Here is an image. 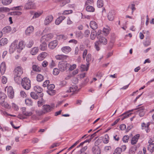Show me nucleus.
<instances>
[{"mask_svg": "<svg viewBox=\"0 0 154 154\" xmlns=\"http://www.w3.org/2000/svg\"><path fill=\"white\" fill-rule=\"evenodd\" d=\"M23 87L26 90H29L31 87V82L29 78L26 77L23 79L21 81Z\"/></svg>", "mask_w": 154, "mask_h": 154, "instance_id": "obj_1", "label": "nucleus"}, {"mask_svg": "<svg viewBox=\"0 0 154 154\" xmlns=\"http://www.w3.org/2000/svg\"><path fill=\"white\" fill-rule=\"evenodd\" d=\"M70 64L67 63L66 61H60L58 64V67L61 72H63L66 70L67 67H69Z\"/></svg>", "mask_w": 154, "mask_h": 154, "instance_id": "obj_2", "label": "nucleus"}, {"mask_svg": "<svg viewBox=\"0 0 154 154\" xmlns=\"http://www.w3.org/2000/svg\"><path fill=\"white\" fill-rule=\"evenodd\" d=\"M5 92L7 91L8 96L11 98H13L14 97V91L13 88L11 86L7 87L5 89Z\"/></svg>", "mask_w": 154, "mask_h": 154, "instance_id": "obj_3", "label": "nucleus"}, {"mask_svg": "<svg viewBox=\"0 0 154 154\" xmlns=\"http://www.w3.org/2000/svg\"><path fill=\"white\" fill-rule=\"evenodd\" d=\"M35 8V5L34 2V0H29L24 6V8L26 9H33Z\"/></svg>", "mask_w": 154, "mask_h": 154, "instance_id": "obj_4", "label": "nucleus"}, {"mask_svg": "<svg viewBox=\"0 0 154 154\" xmlns=\"http://www.w3.org/2000/svg\"><path fill=\"white\" fill-rule=\"evenodd\" d=\"M54 107V106H50L48 105H45L42 106V109L45 114L50 112L52 110Z\"/></svg>", "mask_w": 154, "mask_h": 154, "instance_id": "obj_5", "label": "nucleus"}, {"mask_svg": "<svg viewBox=\"0 0 154 154\" xmlns=\"http://www.w3.org/2000/svg\"><path fill=\"white\" fill-rule=\"evenodd\" d=\"M53 37V35L52 33H49L42 37L41 38V42L47 41L52 38Z\"/></svg>", "mask_w": 154, "mask_h": 154, "instance_id": "obj_6", "label": "nucleus"}, {"mask_svg": "<svg viewBox=\"0 0 154 154\" xmlns=\"http://www.w3.org/2000/svg\"><path fill=\"white\" fill-rule=\"evenodd\" d=\"M17 41L15 40L11 45L10 47L9 51L11 53H13L17 48Z\"/></svg>", "mask_w": 154, "mask_h": 154, "instance_id": "obj_7", "label": "nucleus"}, {"mask_svg": "<svg viewBox=\"0 0 154 154\" xmlns=\"http://www.w3.org/2000/svg\"><path fill=\"white\" fill-rule=\"evenodd\" d=\"M33 89L39 95V97H43V93L42 92L43 89L40 87L38 86H36L34 87Z\"/></svg>", "mask_w": 154, "mask_h": 154, "instance_id": "obj_8", "label": "nucleus"}, {"mask_svg": "<svg viewBox=\"0 0 154 154\" xmlns=\"http://www.w3.org/2000/svg\"><path fill=\"white\" fill-rule=\"evenodd\" d=\"M23 73L22 69L20 66L16 68L14 70V74L15 75L21 76Z\"/></svg>", "mask_w": 154, "mask_h": 154, "instance_id": "obj_9", "label": "nucleus"}, {"mask_svg": "<svg viewBox=\"0 0 154 154\" xmlns=\"http://www.w3.org/2000/svg\"><path fill=\"white\" fill-rule=\"evenodd\" d=\"M148 143L149 144L148 146L147 149L150 153H152L154 151V143L151 140H149Z\"/></svg>", "mask_w": 154, "mask_h": 154, "instance_id": "obj_10", "label": "nucleus"}, {"mask_svg": "<svg viewBox=\"0 0 154 154\" xmlns=\"http://www.w3.org/2000/svg\"><path fill=\"white\" fill-rule=\"evenodd\" d=\"M34 28L32 26H30L28 27L25 31V34L27 36H29L32 34L34 31Z\"/></svg>", "mask_w": 154, "mask_h": 154, "instance_id": "obj_11", "label": "nucleus"}, {"mask_svg": "<svg viewBox=\"0 0 154 154\" xmlns=\"http://www.w3.org/2000/svg\"><path fill=\"white\" fill-rule=\"evenodd\" d=\"M78 87L76 86L72 85L71 87L69 88V90L67 91V92H72L73 93L72 95H73L74 94H76L78 91V90L77 89Z\"/></svg>", "mask_w": 154, "mask_h": 154, "instance_id": "obj_12", "label": "nucleus"}, {"mask_svg": "<svg viewBox=\"0 0 154 154\" xmlns=\"http://www.w3.org/2000/svg\"><path fill=\"white\" fill-rule=\"evenodd\" d=\"M53 19V17L52 15H49L47 16L45 20V24L46 25H48L52 22Z\"/></svg>", "mask_w": 154, "mask_h": 154, "instance_id": "obj_13", "label": "nucleus"}, {"mask_svg": "<svg viewBox=\"0 0 154 154\" xmlns=\"http://www.w3.org/2000/svg\"><path fill=\"white\" fill-rule=\"evenodd\" d=\"M97 38L98 39V41H97L99 43H100V44L104 45H106L107 44V40L105 38L102 36L100 37L98 36Z\"/></svg>", "mask_w": 154, "mask_h": 154, "instance_id": "obj_14", "label": "nucleus"}, {"mask_svg": "<svg viewBox=\"0 0 154 154\" xmlns=\"http://www.w3.org/2000/svg\"><path fill=\"white\" fill-rule=\"evenodd\" d=\"M48 55V54L46 52H42L39 54L37 57L38 60L39 61H42Z\"/></svg>", "mask_w": 154, "mask_h": 154, "instance_id": "obj_15", "label": "nucleus"}, {"mask_svg": "<svg viewBox=\"0 0 154 154\" xmlns=\"http://www.w3.org/2000/svg\"><path fill=\"white\" fill-rule=\"evenodd\" d=\"M6 69V64L4 62H2L0 66V71L2 75L4 74Z\"/></svg>", "mask_w": 154, "mask_h": 154, "instance_id": "obj_16", "label": "nucleus"}, {"mask_svg": "<svg viewBox=\"0 0 154 154\" xmlns=\"http://www.w3.org/2000/svg\"><path fill=\"white\" fill-rule=\"evenodd\" d=\"M57 45V40H54L51 42L48 45V46L51 49H54Z\"/></svg>", "mask_w": 154, "mask_h": 154, "instance_id": "obj_17", "label": "nucleus"}, {"mask_svg": "<svg viewBox=\"0 0 154 154\" xmlns=\"http://www.w3.org/2000/svg\"><path fill=\"white\" fill-rule=\"evenodd\" d=\"M71 48L68 46L63 47L61 48L62 51L66 54L68 53L71 51Z\"/></svg>", "mask_w": 154, "mask_h": 154, "instance_id": "obj_18", "label": "nucleus"}, {"mask_svg": "<svg viewBox=\"0 0 154 154\" xmlns=\"http://www.w3.org/2000/svg\"><path fill=\"white\" fill-rule=\"evenodd\" d=\"M92 151L94 154H100V149L98 146H95L92 148Z\"/></svg>", "mask_w": 154, "mask_h": 154, "instance_id": "obj_19", "label": "nucleus"}, {"mask_svg": "<svg viewBox=\"0 0 154 154\" xmlns=\"http://www.w3.org/2000/svg\"><path fill=\"white\" fill-rule=\"evenodd\" d=\"M140 137L139 134H137L135 135L132 138L131 140V143L132 144H135L137 141V140Z\"/></svg>", "mask_w": 154, "mask_h": 154, "instance_id": "obj_20", "label": "nucleus"}, {"mask_svg": "<svg viewBox=\"0 0 154 154\" xmlns=\"http://www.w3.org/2000/svg\"><path fill=\"white\" fill-rule=\"evenodd\" d=\"M68 56L64 55H57L55 56L56 59L59 60H64L67 59Z\"/></svg>", "mask_w": 154, "mask_h": 154, "instance_id": "obj_21", "label": "nucleus"}, {"mask_svg": "<svg viewBox=\"0 0 154 154\" xmlns=\"http://www.w3.org/2000/svg\"><path fill=\"white\" fill-rule=\"evenodd\" d=\"M65 18V17L63 16H60L56 20L55 24L57 25H59Z\"/></svg>", "mask_w": 154, "mask_h": 154, "instance_id": "obj_22", "label": "nucleus"}, {"mask_svg": "<svg viewBox=\"0 0 154 154\" xmlns=\"http://www.w3.org/2000/svg\"><path fill=\"white\" fill-rule=\"evenodd\" d=\"M114 11H111L108 14V18L109 20L112 21L114 19Z\"/></svg>", "mask_w": 154, "mask_h": 154, "instance_id": "obj_23", "label": "nucleus"}, {"mask_svg": "<svg viewBox=\"0 0 154 154\" xmlns=\"http://www.w3.org/2000/svg\"><path fill=\"white\" fill-rule=\"evenodd\" d=\"M24 42L23 41H20L17 45V49L18 50L17 51H21L24 47L25 45H24Z\"/></svg>", "mask_w": 154, "mask_h": 154, "instance_id": "obj_24", "label": "nucleus"}, {"mask_svg": "<svg viewBox=\"0 0 154 154\" xmlns=\"http://www.w3.org/2000/svg\"><path fill=\"white\" fill-rule=\"evenodd\" d=\"M90 26L91 28L94 30L96 29L98 27L97 24L95 21H94L90 22Z\"/></svg>", "mask_w": 154, "mask_h": 154, "instance_id": "obj_25", "label": "nucleus"}, {"mask_svg": "<svg viewBox=\"0 0 154 154\" xmlns=\"http://www.w3.org/2000/svg\"><path fill=\"white\" fill-rule=\"evenodd\" d=\"M42 43L40 45L39 47L40 49L42 51L45 50L47 48V44L45 42H42Z\"/></svg>", "mask_w": 154, "mask_h": 154, "instance_id": "obj_26", "label": "nucleus"}, {"mask_svg": "<svg viewBox=\"0 0 154 154\" xmlns=\"http://www.w3.org/2000/svg\"><path fill=\"white\" fill-rule=\"evenodd\" d=\"M39 49L38 47H35L31 49L30 53L32 55H35L38 51Z\"/></svg>", "mask_w": 154, "mask_h": 154, "instance_id": "obj_27", "label": "nucleus"}, {"mask_svg": "<svg viewBox=\"0 0 154 154\" xmlns=\"http://www.w3.org/2000/svg\"><path fill=\"white\" fill-rule=\"evenodd\" d=\"M30 96L32 98L35 100L38 99L40 97H39V95L37 94V93L35 94L34 92H31L30 93Z\"/></svg>", "mask_w": 154, "mask_h": 154, "instance_id": "obj_28", "label": "nucleus"}, {"mask_svg": "<svg viewBox=\"0 0 154 154\" xmlns=\"http://www.w3.org/2000/svg\"><path fill=\"white\" fill-rule=\"evenodd\" d=\"M21 76L15 75L14 76V80L15 82L18 84H20L21 80V78L20 77Z\"/></svg>", "mask_w": 154, "mask_h": 154, "instance_id": "obj_29", "label": "nucleus"}, {"mask_svg": "<svg viewBox=\"0 0 154 154\" xmlns=\"http://www.w3.org/2000/svg\"><path fill=\"white\" fill-rule=\"evenodd\" d=\"M58 2H60V5L63 6L66 3H69L70 2V0H57Z\"/></svg>", "mask_w": 154, "mask_h": 154, "instance_id": "obj_30", "label": "nucleus"}, {"mask_svg": "<svg viewBox=\"0 0 154 154\" xmlns=\"http://www.w3.org/2000/svg\"><path fill=\"white\" fill-rule=\"evenodd\" d=\"M100 130H99L97 131L96 132H94V133H93V134H92L91 135H88L87 136V138L88 139V140H87V142H88V143L94 137H95V136L96 135V134L97 133V132H99Z\"/></svg>", "mask_w": 154, "mask_h": 154, "instance_id": "obj_31", "label": "nucleus"}, {"mask_svg": "<svg viewBox=\"0 0 154 154\" xmlns=\"http://www.w3.org/2000/svg\"><path fill=\"white\" fill-rule=\"evenodd\" d=\"M32 69L33 71L39 72L41 71V68L38 65H33L32 66Z\"/></svg>", "mask_w": 154, "mask_h": 154, "instance_id": "obj_32", "label": "nucleus"}, {"mask_svg": "<svg viewBox=\"0 0 154 154\" xmlns=\"http://www.w3.org/2000/svg\"><path fill=\"white\" fill-rule=\"evenodd\" d=\"M0 105L3 107L6 108H9L10 107L8 104L6 102H5V100L2 101L0 102Z\"/></svg>", "mask_w": 154, "mask_h": 154, "instance_id": "obj_33", "label": "nucleus"}, {"mask_svg": "<svg viewBox=\"0 0 154 154\" xmlns=\"http://www.w3.org/2000/svg\"><path fill=\"white\" fill-rule=\"evenodd\" d=\"M2 30L5 33H8L11 31V28L10 26H8L4 28Z\"/></svg>", "mask_w": 154, "mask_h": 154, "instance_id": "obj_34", "label": "nucleus"}, {"mask_svg": "<svg viewBox=\"0 0 154 154\" xmlns=\"http://www.w3.org/2000/svg\"><path fill=\"white\" fill-rule=\"evenodd\" d=\"M103 32L105 35H107L109 32V28L108 26H106V28H104Z\"/></svg>", "mask_w": 154, "mask_h": 154, "instance_id": "obj_35", "label": "nucleus"}, {"mask_svg": "<svg viewBox=\"0 0 154 154\" xmlns=\"http://www.w3.org/2000/svg\"><path fill=\"white\" fill-rule=\"evenodd\" d=\"M44 79V77L41 74H38L36 77L37 81L38 82L42 81Z\"/></svg>", "mask_w": 154, "mask_h": 154, "instance_id": "obj_36", "label": "nucleus"}, {"mask_svg": "<svg viewBox=\"0 0 154 154\" xmlns=\"http://www.w3.org/2000/svg\"><path fill=\"white\" fill-rule=\"evenodd\" d=\"M101 44L99 43L98 42L96 41L95 43V48L97 51H99L100 49Z\"/></svg>", "mask_w": 154, "mask_h": 154, "instance_id": "obj_37", "label": "nucleus"}, {"mask_svg": "<svg viewBox=\"0 0 154 154\" xmlns=\"http://www.w3.org/2000/svg\"><path fill=\"white\" fill-rule=\"evenodd\" d=\"M0 42L2 43V45L4 46L8 43V41L6 38H2L0 40Z\"/></svg>", "mask_w": 154, "mask_h": 154, "instance_id": "obj_38", "label": "nucleus"}, {"mask_svg": "<svg viewBox=\"0 0 154 154\" xmlns=\"http://www.w3.org/2000/svg\"><path fill=\"white\" fill-rule=\"evenodd\" d=\"M12 0H2V3L4 5H6L10 4Z\"/></svg>", "mask_w": 154, "mask_h": 154, "instance_id": "obj_39", "label": "nucleus"}, {"mask_svg": "<svg viewBox=\"0 0 154 154\" xmlns=\"http://www.w3.org/2000/svg\"><path fill=\"white\" fill-rule=\"evenodd\" d=\"M97 5V6L99 8L102 7L103 5V1L102 0H98Z\"/></svg>", "mask_w": 154, "mask_h": 154, "instance_id": "obj_40", "label": "nucleus"}, {"mask_svg": "<svg viewBox=\"0 0 154 154\" xmlns=\"http://www.w3.org/2000/svg\"><path fill=\"white\" fill-rule=\"evenodd\" d=\"M122 152L121 148L117 147L115 149L113 154H121Z\"/></svg>", "mask_w": 154, "mask_h": 154, "instance_id": "obj_41", "label": "nucleus"}, {"mask_svg": "<svg viewBox=\"0 0 154 154\" xmlns=\"http://www.w3.org/2000/svg\"><path fill=\"white\" fill-rule=\"evenodd\" d=\"M42 97H40L38 99H39V100L38 101V106L39 107L41 106L43 104L44 100Z\"/></svg>", "mask_w": 154, "mask_h": 154, "instance_id": "obj_42", "label": "nucleus"}, {"mask_svg": "<svg viewBox=\"0 0 154 154\" xmlns=\"http://www.w3.org/2000/svg\"><path fill=\"white\" fill-rule=\"evenodd\" d=\"M34 42L32 39L30 40L28 43L26 45V46L28 48H31L33 45Z\"/></svg>", "mask_w": 154, "mask_h": 154, "instance_id": "obj_43", "label": "nucleus"}, {"mask_svg": "<svg viewBox=\"0 0 154 154\" xmlns=\"http://www.w3.org/2000/svg\"><path fill=\"white\" fill-rule=\"evenodd\" d=\"M95 9L92 6L87 5V11L93 12L94 11Z\"/></svg>", "mask_w": 154, "mask_h": 154, "instance_id": "obj_44", "label": "nucleus"}, {"mask_svg": "<svg viewBox=\"0 0 154 154\" xmlns=\"http://www.w3.org/2000/svg\"><path fill=\"white\" fill-rule=\"evenodd\" d=\"M35 113L38 116H40L45 114L43 110L42 111L41 110L38 109L36 110Z\"/></svg>", "mask_w": 154, "mask_h": 154, "instance_id": "obj_45", "label": "nucleus"}, {"mask_svg": "<svg viewBox=\"0 0 154 154\" xmlns=\"http://www.w3.org/2000/svg\"><path fill=\"white\" fill-rule=\"evenodd\" d=\"M42 14V13L40 12H35L34 13V15L32 17L33 19L39 17Z\"/></svg>", "mask_w": 154, "mask_h": 154, "instance_id": "obj_46", "label": "nucleus"}, {"mask_svg": "<svg viewBox=\"0 0 154 154\" xmlns=\"http://www.w3.org/2000/svg\"><path fill=\"white\" fill-rule=\"evenodd\" d=\"M72 10H65L64 11L63 13H62L61 14H64V15H67L68 14H71L72 13ZM61 13H59L58 14L60 15Z\"/></svg>", "mask_w": 154, "mask_h": 154, "instance_id": "obj_47", "label": "nucleus"}, {"mask_svg": "<svg viewBox=\"0 0 154 154\" xmlns=\"http://www.w3.org/2000/svg\"><path fill=\"white\" fill-rule=\"evenodd\" d=\"M109 136L108 135L106 134L105 135V138L103 140V142L104 143H107L109 142Z\"/></svg>", "mask_w": 154, "mask_h": 154, "instance_id": "obj_48", "label": "nucleus"}, {"mask_svg": "<svg viewBox=\"0 0 154 154\" xmlns=\"http://www.w3.org/2000/svg\"><path fill=\"white\" fill-rule=\"evenodd\" d=\"M96 36V32H92L90 35L91 39V40H94Z\"/></svg>", "mask_w": 154, "mask_h": 154, "instance_id": "obj_49", "label": "nucleus"}, {"mask_svg": "<svg viewBox=\"0 0 154 154\" xmlns=\"http://www.w3.org/2000/svg\"><path fill=\"white\" fill-rule=\"evenodd\" d=\"M76 36L78 38H82L83 37V35L81 32H77L75 33Z\"/></svg>", "mask_w": 154, "mask_h": 154, "instance_id": "obj_50", "label": "nucleus"}, {"mask_svg": "<svg viewBox=\"0 0 154 154\" xmlns=\"http://www.w3.org/2000/svg\"><path fill=\"white\" fill-rule=\"evenodd\" d=\"M9 11V9L6 7H1L0 8V12L8 11Z\"/></svg>", "mask_w": 154, "mask_h": 154, "instance_id": "obj_51", "label": "nucleus"}, {"mask_svg": "<svg viewBox=\"0 0 154 154\" xmlns=\"http://www.w3.org/2000/svg\"><path fill=\"white\" fill-rule=\"evenodd\" d=\"M132 114V113H129V112H127L125 113L122 114L120 116H124V117H125V118H126L129 117Z\"/></svg>", "mask_w": 154, "mask_h": 154, "instance_id": "obj_52", "label": "nucleus"}, {"mask_svg": "<svg viewBox=\"0 0 154 154\" xmlns=\"http://www.w3.org/2000/svg\"><path fill=\"white\" fill-rule=\"evenodd\" d=\"M129 139V136L127 135H125L122 138V140L124 143H127L128 142V141Z\"/></svg>", "mask_w": 154, "mask_h": 154, "instance_id": "obj_53", "label": "nucleus"}, {"mask_svg": "<svg viewBox=\"0 0 154 154\" xmlns=\"http://www.w3.org/2000/svg\"><path fill=\"white\" fill-rule=\"evenodd\" d=\"M47 93L50 95H53L55 93V91L54 90H48Z\"/></svg>", "mask_w": 154, "mask_h": 154, "instance_id": "obj_54", "label": "nucleus"}, {"mask_svg": "<svg viewBox=\"0 0 154 154\" xmlns=\"http://www.w3.org/2000/svg\"><path fill=\"white\" fill-rule=\"evenodd\" d=\"M132 10L131 13L133 14L134 11L136 10V8L135 7V5L134 4H132L131 5H130L128 6V8L130 7Z\"/></svg>", "mask_w": 154, "mask_h": 154, "instance_id": "obj_55", "label": "nucleus"}, {"mask_svg": "<svg viewBox=\"0 0 154 154\" xmlns=\"http://www.w3.org/2000/svg\"><path fill=\"white\" fill-rule=\"evenodd\" d=\"M59 73V70L56 68H55L54 69L53 71V74L55 75H58Z\"/></svg>", "mask_w": 154, "mask_h": 154, "instance_id": "obj_56", "label": "nucleus"}, {"mask_svg": "<svg viewBox=\"0 0 154 154\" xmlns=\"http://www.w3.org/2000/svg\"><path fill=\"white\" fill-rule=\"evenodd\" d=\"M25 102L26 104L29 106L31 105L32 103L31 100L29 99H26Z\"/></svg>", "mask_w": 154, "mask_h": 154, "instance_id": "obj_57", "label": "nucleus"}, {"mask_svg": "<svg viewBox=\"0 0 154 154\" xmlns=\"http://www.w3.org/2000/svg\"><path fill=\"white\" fill-rule=\"evenodd\" d=\"M86 149L87 147L86 146H85L82 148L80 150L81 154H86Z\"/></svg>", "mask_w": 154, "mask_h": 154, "instance_id": "obj_58", "label": "nucleus"}, {"mask_svg": "<svg viewBox=\"0 0 154 154\" xmlns=\"http://www.w3.org/2000/svg\"><path fill=\"white\" fill-rule=\"evenodd\" d=\"M55 85H54L51 84L47 86V88L48 90H52L54 88Z\"/></svg>", "mask_w": 154, "mask_h": 154, "instance_id": "obj_59", "label": "nucleus"}, {"mask_svg": "<svg viewBox=\"0 0 154 154\" xmlns=\"http://www.w3.org/2000/svg\"><path fill=\"white\" fill-rule=\"evenodd\" d=\"M22 14V13L20 11H15L12 12L11 14L12 15H20Z\"/></svg>", "mask_w": 154, "mask_h": 154, "instance_id": "obj_60", "label": "nucleus"}, {"mask_svg": "<svg viewBox=\"0 0 154 154\" xmlns=\"http://www.w3.org/2000/svg\"><path fill=\"white\" fill-rule=\"evenodd\" d=\"M69 69L70 71H72L75 69L76 67V65L75 64H74L72 65H70L69 66Z\"/></svg>", "mask_w": 154, "mask_h": 154, "instance_id": "obj_61", "label": "nucleus"}, {"mask_svg": "<svg viewBox=\"0 0 154 154\" xmlns=\"http://www.w3.org/2000/svg\"><path fill=\"white\" fill-rule=\"evenodd\" d=\"M80 69L82 71H87V66L84 65H82L80 66Z\"/></svg>", "mask_w": 154, "mask_h": 154, "instance_id": "obj_62", "label": "nucleus"}, {"mask_svg": "<svg viewBox=\"0 0 154 154\" xmlns=\"http://www.w3.org/2000/svg\"><path fill=\"white\" fill-rule=\"evenodd\" d=\"M49 83V80H46L44 82L42 86L44 87H45L47 86H48Z\"/></svg>", "mask_w": 154, "mask_h": 154, "instance_id": "obj_63", "label": "nucleus"}, {"mask_svg": "<svg viewBox=\"0 0 154 154\" xmlns=\"http://www.w3.org/2000/svg\"><path fill=\"white\" fill-rule=\"evenodd\" d=\"M7 78L5 76H3L2 77V81L3 84H5L7 82Z\"/></svg>", "mask_w": 154, "mask_h": 154, "instance_id": "obj_64", "label": "nucleus"}]
</instances>
